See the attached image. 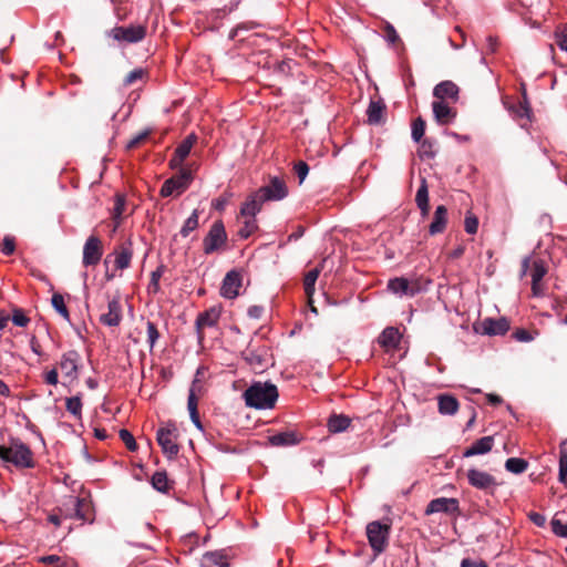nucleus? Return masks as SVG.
<instances>
[{"label": "nucleus", "mask_w": 567, "mask_h": 567, "mask_svg": "<svg viewBox=\"0 0 567 567\" xmlns=\"http://www.w3.org/2000/svg\"><path fill=\"white\" fill-rule=\"evenodd\" d=\"M246 405L257 410L272 409L278 399L277 386L270 382H254L245 392Z\"/></svg>", "instance_id": "f257e3e1"}, {"label": "nucleus", "mask_w": 567, "mask_h": 567, "mask_svg": "<svg viewBox=\"0 0 567 567\" xmlns=\"http://www.w3.org/2000/svg\"><path fill=\"white\" fill-rule=\"evenodd\" d=\"M0 460L18 468H32L35 465L31 449L14 437H11L8 444L0 445Z\"/></svg>", "instance_id": "f03ea898"}, {"label": "nucleus", "mask_w": 567, "mask_h": 567, "mask_svg": "<svg viewBox=\"0 0 567 567\" xmlns=\"http://www.w3.org/2000/svg\"><path fill=\"white\" fill-rule=\"evenodd\" d=\"M391 525L380 520L367 525V537L374 555L383 553L389 544Z\"/></svg>", "instance_id": "7ed1b4c3"}, {"label": "nucleus", "mask_w": 567, "mask_h": 567, "mask_svg": "<svg viewBox=\"0 0 567 567\" xmlns=\"http://www.w3.org/2000/svg\"><path fill=\"white\" fill-rule=\"evenodd\" d=\"M106 35L118 43H138L146 37V27L143 24L114 27L106 31Z\"/></svg>", "instance_id": "20e7f679"}, {"label": "nucleus", "mask_w": 567, "mask_h": 567, "mask_svg": "<svg viewBox=\"0 0 567 567\" xmlns=\"http://www.w3.org/2000/svg\"><path fill=\"white\" fill-rule=\"evenodd\" d=\"M227 243V234L224 224L218 220L215 221L205 238L203 239V249L206 255H212L219 250Z\"/></svg>", "instance_id": "39448f33"}, {"label": "nucleus", "mask_w": 567, "mask_h": 567, "mask_svg": "<svg viewBox=\"0 0 567 567\" xmlns=\"http://www.w3.org/2000/svg\"><path fill=\"white\" fill-rule=\"evenodd\" d=\"M175 425L173 423H168L166 426L159 427L156 433L157 443L168 458L175 457L179 451V447L175 442Z\"/></svg>", "instance_id": "423d86ee"}, {"label": "nucleus", "mask_w": 567, "mask_h": 567, "mask_svg": "<svg viewBox=\"0 0 567 567\" xmlns=\"http://www.w3.org/2000/svg\"><path fill=\"white\" fill-rule=\"evenodd\" d=\"M192 178V173L186 168H182L177 175L165 181L161 188V195L168 197L174 193L181 194L189 186Z\"/></svg>", "instance_id": "0eeeda50"}, {"label": "nucleus", "mask_w": 567, "mask_h": 567, "mask_svg": "<svg viewBox=\"0 0 567 567\" xmlns=\"http://www.w3.org/2000/svg\"><path fill=\"white\" fill-rule=\"evenodd\" d=\"M265 202L281 200L288 196V187L284 179L272 176L269 184L257 189Z\"/></svg>", "instance_id": "6e6552de"}, {"label": "nucleus", "mask_w": 567, "mask_h": 567, "mask_svg": "<svg viewBox=\"0 0 567 567\" xmlns=\"http://www.w3.org/2000/svg\"><path fill=\"white\" fill-rule=\"evenodd\" d=\"M388 289L398 296H410L413 297L421 292L424 287L420 279H406L403 277L394 278L389 280Z\"/></svg>", "instance_id": "1a4fd4ad"}, {"label": "nucleus", "mask_w": 567, "mask_h": 567, "mask_svg": "<svg viewBox=\"0 0 567 567\" xmlns=\"http://www.w3.org/2000/svg\"><path fill=\"white\" fill-rule=\"evenodd\" d=\"M466 476L468 484L472 487L484 491L486 493L493 494L494 489L498 485L496 478L493 475L477 468H470Z\"/></svg>", "instance_id": "9d476101"}, {"label": "nucleus", "mask_w": 567, "mask_h": 567, "mask_svg": "<svg viewBox=\"0 0 567 567\" xmlns=\"http://www.w3.org/2000/svg\"><path fill=\"white\" fill-rule=\"evenodd\" d=\"M103 256V244L102 240L91 235L84 243L82 264L85 267L95 266L100 262Z\"/></svg>", "instance_id": "9b49d317"}, {"label": "nucleus", "mask_w": 567, "mask_h": 567, "mask_svg": "<svg viewBox=\"0 0 567 567\" xmlns=\"http://www.w3.org/2000/svg\"><path fill=\"white\" fill-rule=\"evenodd\" d=\"M241 287V275L237 270H230L223 279L220 295L227 299H235Z\"/></svg>", "instance_id": "f8f14e48"}, {"label": "nucleus", "mask_w": 567, "mask_h": 567, "mask_svg": "<svg viewBox=\"0 0 567 567\" xmlns=\"http://www.w3.org/2000/svg\"><path fill=\"white\" fill-rule=\"evenodd\" d=\"M458 511V501L456 498L439 497L432 499L426 508L425 514L432 515L436 513L452 514Z\"/></svg>", "instance_id": "ddd939ff"}, {"label": "nucleus", "mask_w": 567, "mask_h": 567, "mask_svg": "<svg viewBox=\"0 0 567 567\" xmlns=\"http://www.w3.org/2000/svg\"><path fill=\"white\" fill-rule=\"evenodd\" d=\"M219 317L220 312L216 308H210L198 315L196 319V331L199 341L204 339V329L215 327Z\"/></svg>", "instance_id": "4468645a"}, {"label": "nucleus", "mask_w": 567, "mask_h": 567, "mask_svg": "<svg viewBox=\"0 0 567 567\" xmlns=\"http://www.w3.org/2000/svg\"><path fill=\"white\" fill-rule=\"evenodd\" d=\"M509 330V322L506 318H485L481 322V332L487 336H503Z\"/></svg>", "instance_id": "2eb2a0df"}, {"label": "nucleus", "mask_w": 567, "mask_h": 567, "mask_svg": "<svg viewBox=\"0 0 567 567\" xmlns=\"http://www.w3.org/2000/svg\"><path fill=\"white\" fill-rule=\"evenodd\" d=\"M79 360L80 355L74 350L63 353L60 361V369L66 378L73 380L78 377Z\"/></svg>", "instance_id": "dca6fc26"}, {"label": "nucleus", "mask_w": 567, "mask_h": 567, "mask_svg": "<svg viewBox=\"0 0 567 567\" xmlns=\"http://www.w3.org/2000/svg\"><path fill=\"white\" fill-rule=\"evenodd\" d=\"M197 141V136L195 134H189L175 150L174 157L171 159V167L178 168L182 167L184 159L189 155L190 150L195 142Z\"/></svg>", "instance_id": "f3484780"}, {"label": "nucleus", "mask_w": 567, "mask_h": 567, "mask_svg": "<svg viewBox=\"0 0 567 567\" xmlns=\"http://www.w3.org/2000/svg\"><path fill=\"white\" fill-rule=\"evenodd\" d=\"M266 202L259 196V192L251 193L240 208V215L250 219H255L256 215L261 210Z\"/></svg>", "instance_id": "a211bd4d"}, {"label": "nucleus", "mask_w": 567, "mask_h": 567, "mask_svg": "<svg viewBox=\"0 0 567 567\" xmlns=\"http://www.w3.org/2000/svg\"><path fill=\"white\" fill-rule=\"evenodd\" d=\"M101 322L107 327H117L122 320V306L118 299L109 301L107 312L100 318Z\"/></svg>", "instance_id": "6ab92c4d"}, {"label": "nucleus", "mask_w": 567, "mask_h": 567, "mask_svg": "<svg viewBox=\"0 0 567 567\" xmlns=\"http://www.w3.org/2000/svg\"><path fill=\"white\" fill-rule=\"evenodd\" d=\"M432 110L435 121L441 125L451 123L456 115L455 111L441 100H436L432 103Z\"/></svg>", "instance_id": "aec40b11"}, {"label": "nucleus", "mask_w": 567, "mask_h": 567, "mask_svg": "<svg viewBox=\"0 0 567 567\" xmlns=\"http://www.w3.org/2000/svg\"><path fill=\"white\" fill-rule=\"evenodd\" d=\"M64 506L68 507L65 513L66 517L81 520L86 519L84 507L87 506V503L84 498H80L78 496H69L64 503Z\"/></svg>", "instance_id": "412c9836"}, {"label": "nucleus", "mask_w": 567, "mask_h": 567, "mask_svg": "<svg viewBox=\"0 0 567 567\" xmlns=\"http://www.w3.org/2000/svg\"><path fill=\"white\" fill-rule=\"evenodd\" d=\"M447 208L444 205L437 206L429 226L430 235L435 236L442 234L447 225Z\"/></svg>", "instance_id": "4be33fe9"}, {"label": "nucleus", "mask_w": 567, "mask_h": 567, "mask_svg": "<svg viewBox=\"0 0 567 567\" xmlns=\"http://www.w3.org/2000/svg\"><path fill=\"white\" fill-rule=\"evenodd\" d=\"M547 274L545 262L540 259L534 260L532 269V290L534 296H542L543 288L540 281Z\"/></svg>", "instance_id": "5701e85b"}, {"label": "nucleus", "mask_w": 567, "mask_h": 567, "mask_svg": "<svg viewBox=\"0 0 567 567\" xmlns=\"http://www.w3.org/2000/svg\"><path fill=\"white\" fill-rule=\"evenodd\" d=\"M494 445V439L493 436H483L480 440L475 441L470 447H467L463 456L464 457H472L475 455H483L488 453Z\"/></svg>", "instance_id": "b1692460"}, {"label": "nucleus", "mask_w": 567, "mask_h": 567, "mask_svg": "<svg viewBox=\"0 0 567 567\" xmlns=\"http://www.w3.org/2000/svg\"><path fill=\"white\" fill-rule=\"evenodd\" d=\"M227 555L223 550L207 551L200 558V567H228Z\"/></svg>", "instance_id": "393cba45"}, {"label": "nucleus", "mask_w": 567, "mask_h": 567, "mask_svg": "<svg viewBox=\"0 0 567 567\" xmlns=\"http://www.w3.org/2000/svg\"><path fill=\"white\" fill-rule=\"evenodd\" d=\"M115 255V267L116 269L124 270L130 267L131 260L133 257L132 243L127 241L123 244L118 250L114 252Z\"/></svg>", "instance_id": "a878e982"}, {"label": "nucleus", "mask_w": 567, "mask_h": 567, "mask_svg": "<svg viewBox=\"0 0 567 567\" xmlns=\"http://www.w3.org/2000/svg\"><path fill=\"white\" fill-rule=\"evenodd\" d=\"M458 94V87L451 81H443L434 86L433 95L437 100L443 101L444 99L456 100Z\"/></svg>", "instance_id": "bb28decb"}, {"label": "nucleus", "mask_w": 567, "mask_h": 567, "mask_svg": "<svg viewBox=\"0 0 567 567\" xmlns=\"http://www.w3.org/2000/svg\"><path fill=\"white\" fill-rule=\"evenodd\" d=\"M196 389L197 381L195 380L189 389L188 399H187V409L189 412L190 420L193 424L200 431H203V424L199 420L198 411H197V398H196Z\"/></svg>", "instance_id": "cd10ccee"}, {"label": "nucleus", "mask_w": 567, "mask_h": 567, "mask_svg": "<svg viewBox=\"0 0 567 567\" xmlns=\"http://www.w3.org/2000/svg\"><path fill=\"white\" fill-rule=\"evenodd\" d=\"M458 406L457 399L451 394H440L437 396V408L442 415H454Z\"/></svg>", "instance_id": "c85d7f7f"}, {"label": "nucleus", "mask_w": 567, "mask_h": 567, "mask_svg": "<svg viewBox=\"0 0 567 567\" xmlns=\"http://www.w3.org/2000/svg\"><path fill=\"white\" fill-rule=\"evenodd\" d=\"M415 203L417 208L421 212L422 217H426L429 215L430 205H429V188L427 183L424 177H421V184L415 195Z\"/></svg>", "instance_id": "c756f323"}, {"label": "nucleus", "mask_w": 567, "mask_h": 567, "mask_svg": "<svg viewBox=\"0 0 567 567\" xmlns=\"http://www.w3.org/2000/svg\"><path fill=\"white\" fill-rule=\"evenodd\" d=\"M401 334L394 327L385 328L379 337V342L384 348H396L400 343Z\"/></svg>", "instance_id": "7c9ffc66"}, {"label": "nucleus", "mask_w": 567, "mask_h": 567, "mask_svg": "<svg viewBox=\"0 0 567 567\" xmlns=\"http://www.w3.org/2000/svg\"><path fill=\"white\" fill-rule=\"evenodd\" d=\"M269 442L274 446H290L299 443L297 433L295 432H280L269 436Z\"/></svg>", "instance_id": "2f4dec72"}, {"label": "nucleus", "mask_w": 567, "mask_h": 567, "mask_svg": "<svg viewBox=\"0 0 567 567\" xmlns=\"http://www.w3.org/2000/svg\"><path fill=\"white\" fill-rule=\"evenodd\" d=\"M513 116L520 121L519 125L524 127L530 120L532 111L526 100L518 102L511 107Z\"/></svg>", "instance_id": "473e14b6"}, {"label": "nucleus", "mask_w": 567, "mask_h": 567, "mask_svg": "<svg viewBox=\"0 0 567 567\" xmlns=\"http://www.w3.org/2000/svg\"><path fill=\"white\" fill-rule=\"evenodd\" d=\"M384 110L385 105L382 101H371L367 110L369 123L380 124L383 118Z\"/></svg>", "instance_id": "72a5a7b5"}, {"label": "nucleus", "mask_w": 567, "mask_h": 567, "mask_svg": "<svg viewBox=\"0 0 567 567\" xmlns=\"http://www.w3.org/2000/svg\"><path fill=\"white\" fill-rule=\"evenodd\" d=\"M567 439L561 441L559 445V473L558 480L560 483H566L567 481Z\"/></svg>", "instance_id": "f704fd0d"}, {"label": "nucleus", "mask_w": 567, "mask_h": 567, "mask_svg": "<svg viewBox=\"0 0 567 567\" xmlns=\"http://www.w3.org/2000/svg\"><path fill=\"white\" fill-rule=\"evenodd\" d=\"M350 425V419L344 415H333L329 419L328 427L332 433L346 431Z\"/></svg>", "instance_id": "c9c22d12"}, {"label": "nucleus", "mask_w": 567, "mask_h": 567, "mask_svg": "<svg viewBox=\"0 0 567 567\" xmlns=\"http://www.w3.org/2000/svg\"><path fill=\"white\" fill-rule=\"evenodd\" d=\"M528 467V463L524 458L519 457H509L505 462L506 471L513 474H522Z\"/></svg>", "instance_id": "e433bc0d"}, {"label": "nucleus", "mask_w": 567, "mask_h": 567, "mask_svg": "<svg viewBox=\"0 0 567 567\" xmlns=\"http://www.w3.org/2000/svg\"><path fill=\"white\" fill-rule=\"evenodd\" d=\"M319 274L320 270L318 268H313L310 271H308V274L305 276L303 287L308 297H311L312 293L315 292V285L319 277Z\"/></svg>", "instance_id": "4c0bfd02"}, {"label": "nucleus", "mask_w": 567, "mask_h": 567, "mask_svg": "<svg viewBox=\"0 0 567 567\" xmlns=\"http://www.w3.org/2000/svg\"><path fill=\"white\" fill-rule=\"evenodd\" d=\"M65 408L69 413L80 419L82 415V401L79 395L68 398L65 400Z\"/></svg>", "instance_id": "58836bf2"}, {"label": "nucleus", "mask_w": 567, "mask_h": 567, "mask_svg": "<svg viewBox=\"0 0 567 567\" xmlns=\"http://www.w3.org/2000/svg\"><path fill=\"white\" fill-rule=\"evenodd\" d=\"M197 227H198V210L195 209V210H193L190 216L185 220L183 227L181 228V235L183 237H187Z\"/></svg>", "instance_id": "ea45409f"}, {"label": "nucleus", "mask_w": 567, "mask_h": 567, "mask_svg": "<svg viewBox=\"0 0 567 567\" xmlns=\"http://www.w3.org/2000/svg\"><path fill=\"white\" fill-rule=\"evenodd\" d=\"M152 485L158 492H167L168 478L165 472H155L152 476Z\"/></svg>", "instance_id": "a19ab883"}, {"label": "nucleus", "mask_w": 567, "mask_h": 567, "mask_svg": "<svg viewBox=\"0 0 567 567\" xmlns=\"http://www.w3.org/2000/svg\"><path fill=\"white\" fill-rule=\"evenodd\" d=\"M52 307L59 312L65 320H70L69 310L64 303V298L60 293H54L51 299Z\"/></svg>", "instance_id": "79ce46f5"}, {"label": "nucleus", "mask_w": 567, "mask_h": 567, "mask_svg": "<svg viewBox=\"0 0 567 567\" xmlns=\"http://www.w3.org/2000/svg\"><path fill=\"white\" fill-rule=\"evenodd\" d=\"M425 132V122L422 117H417L412 123V132L411 136L412 140L416 143L421 142L422 137L424 136Z\"/></svg>", "instance_id": "37998d69"}, {"label": "nucleus", "mask_w": 567, "mask_h": 567, "mask_svg": "<svg viewBox=\"0 0 567 567\" xmlns=\"http://www.w3.org/2000/svg\"><path fill=\"white\" fill-rule=\"evenodd\" d=\"M551 530L556 536L567 538V522L564 523L560 518H558V514H556L551 520Z\"/></svg>", "instance_id": "c03bdc74"}, {"label": "nucleus", "mask_w": 567, "mask_h": 567, "mask_svg": "<svg viewBox=\"0 0 567 567\" xmlns=\"http://www.w3.org/2000/svg\"><path fill=\"white\" fill-rule=\"evenodd\" d=\"M245 358L254 369L265 368V362L261 354L255 353L254 351H247Z\"/></svg>", "instance_id": "a18cd8bd"}, {"label": "nucleus", "mask_w": 567, "mask_h": 567, "mask_svg": "<svg viewBox=\"0 0 567 567\" xmlns=\"http://www.w3.org/2000/svg\"><path fill=\"white\" fill-rule=\"evenodd\" d=\"M118 435L130 451H135L137 449L135 439L128 430L122 429Z\"/></svg>", "instance_id": "49530a36"}, {"label": "nucleus", "mask_w": 567, "mask_h": 567, "mask_svg": "<svg viewBox=\"0 0 567 567\" xmlns=\"http://www.w3.org/2000/svg\"><path fill=\"white\" fill-rule=\"evenodd\" d=\"M556 44L558 48L567 53V24H565L561 29L557 30L555 33Z\"/></svg>", "instance_id": "de8ad7c7"}, {"label": "nucleus", "mask_w": 567, "mask_h": 567, "mask_svg": "<svg viewBox=\"0 0 567 567\" xmlns=\"http://www.w3.org/2000/svg\"><path fill=\"white\" fill-rule=\"evenodd\" d=\"M146 327H147V341H148L150 348L153 349L156 341L159 338V333H158V330H157L155 323H153L152 321H147Z\"/></svg>", "instance_id": "09e8293b"}, {"label": "nucleus", "mask_w": 567, "mask_h": 567, "mask_svg": "<svg viewBox=\"0 0 567 567\" xmlns=\"http://www.w3.org/2000/svg\"><path fill=\"white\" fill-rule=\"evenodd\" d=\"M420 154L422 157L433 158L436 155L434 144L429 140H424L421 143Z\"/></svg>", "instance_id": "8fccbe9b"}, {"label": "nucleus", "mask_w": 567, "mask_h": 567, "mask_svg": "<svg viewBox=\"0 0 567 567\" xmlns=\"http://www.w3.org/2000/svg\"><path fill=\"white\" fill-rule=\"evenodd\" d=\"M39 560L45 565H52L54 567H68V564L63 561L60 556L56 555L43 556Z\"/></svg>", "instance_id": "3c124183"}, {"label": "nucleus", "mask_w": 567, "mask_h": 567, "mask_svg": "<svg viewBox=\"0 0 567 567\" xmlns=\"http://www.w3.org/2000/svg\"><path fill=\"white\" fill-rule=\"evenodd\" d=\"M125 202L122 197L117 196L114 208H113V218L116 223L115 227L120 225L122 214L124 212Z\"/></svg>", "instance_id": "603ef678"}, {"label": "nucleus", "mask_w": 567, "mask_h": 567, "mask_svg": "<svg viewBox=\"0 0 567 567\" xmlns=\"http://www.w3.org/2000/svg\"><path fill=\"white\" fill-rule=\"evenodd\" d=\"M256 220L255 219H250L248 218L246 221H245V226L243 228L239 229L238 231V235L241 237V238H248L252 233L254 230L256 229Z\"/></svg>", "instance_id": "864d4df0"}, {"label": "nucleus", "mask_w": 567, "mask_h": 567, "mask_svg": "<svg viewBox=\"0 0 567 567\" xmlns=\"http://www.w3.org/2000/svg\"><path fill=\"white\" fill-rule=\"evenodd\" d=\"M295 172L299 178V183L301 184V183H303V181L306 179V177L309 173V166L306 162L300 161L295 164Z\"/></svg>", "instance_id": "5fc2aeb1"}, {"label": "nucleus", "mask_w": 567, "mask_h": 567, "mask_svg": "<svg viewBox=\"0 0 567 567\" xmlns=\"http://www.w3.org/2000/svg\"><path fill=\"white\" fill-rule=\"evenodd\" d=\"M16 244L14 239L10 236H6L3 238L2 245H1V252L6 256H10L14 252Z\"/></svg>", "instance_id": "6e6d98bb"}, {"label": "nucleus", "mask_w": 567, "mask_h": 567, "mask_svg": "<svg viewBox=\"0 0 567 567\" xmlns=\"http://www.w3.org/2000/svg\"><path fill=\"white\" fill-rule=\"evenodd\" d=\"M465 231L474 235L478 228V220L475 216H466L464 221Z\"/></svg>", "instance_id": "4d7b16f0"}, {"label": "nucleus", "mask_w": 567, "mask_h": 567, "mask_svg": "<svg viewBox=\"0 0 567 567\" xmlns=\"http://www.w3.org/2000/svg\"><path fill=\"white\" fill-rule=\"evenodd\" d=\"M12 322L17 327H25L29 323V318L21 310H14L12 315Z\"/></svg>", "instance_id": "13d9d810"}, {"label": "nucleus", "mask_w": 567, "mask_h": 567, "mask_svg": "<svg viewBox=\"0 0 567 567\" xmlns=\"http://www.w3.org/2000/svg\"><path fill=\"white\" fill-rule=\"evenodd\" d=\"M513 337L515 338V340L519 341V342H530L534 340V334H532L528 330L526 329H517L514 333H513Z\"/></svg>", "instance_id": "bf43d9fd"}, {"label": "nucleus", "mask_w": 567, "mask_h": 567, "mask_svg": "<svg viewBox=\"0 0 567 567\" xmlns=\"http://www.w3.org/2000/svg\"><path fill=\"white\" fill-rule=\"evenodd\" d=\"M144 75V71L142 69L132 70L124 79L125 85H131L137 80H141Z\"/></svg>", "instance_id": "052dcab7"}, {"label": "nucleus", "mask_w": 567, "mask_h": 567, "mask_svg": "<svg viewBox=\"0 0 567 567\" xmlns=\"http://www.w3.org/2000/svg\"><path fill=\"white\" fill-rule=\"evenodd\" d=\"M162 274H163L162 268H157L155 271L152 272V278H151L150 286H148L150 290L152 289L154 292H156L158 290V281H159Z\"/></svg>", "instance_id": "680f3d73"}, {"label": "nucleus", "mask_w": 567, "mask_h": 567, "mask_svg": "<svg viewBox=\"0 0 567 567\" xmlns=\"http://www.w3.org/2000/svg\"><path fill=\"white\" fill-rule=\"evenodd\" d=\"M528 517L538 527H543L546 524V517L540 513L532 512Z\"/></svg>", "instance_id": "e2e57ef3"}, {"label": "nucleus", "mask_w": 567, "mask_h": 567, "mask_svg": "<svg viewBox=\"0 0 567 567\" xmlns=\"http://www.w3.org/2000/svg\"><path fill=\"white\" fill-rule=\"evenodd\" d=\"M385 33H386V40L390 43H395L399 40V35L392 24H386Z\"/></svg>", "instance_id": "0e129e2a"}, {"label": "nucleus", "mask_w": 567, "mask_h": 567, "mask_svg": "<svg viewBox=\"0 0 567 567\" xmlns=\"http://www.w3.org/2000/svg\"><path fill=\"white\" fill-rule=\"evenodd\" d=\"M148 135V132H141L138 133L136 136H134L128 143H127V147L128 148H134L136 147L142 141H144Z\"/></svg>", "instance_id": "69168bd1"}, {"label": "nucleus", "mask_w": 567, "mask_h": 567, "mask_svg": "<svg viewBox=\"0 0 567 567\" xmlns=\"http://www.w3.org/2000/svg\"><path fill=\"white\" fill-rule=\"evenodd\" d=\"M44 380L48 384H51V385H56L59 380H58V371L56 369H52L50 371H48L45 373V377H44Z\"/></svg>", "instance_id": "338daca9"}, {"label": "nucleus", "mask_w": 567, "mask_h": 567, "mask_svg": "<svg viewBox=\"0 0 567 567\" xmlns=\"http://www.w3.org/2000/svg\"><path fill=\"white\" fill-rule=\"evenodd\" d=\"M461 567H487L484 561H476L470 558H464L461 563Z\"/></svg>", "instance_id": "774afa93"}]
</instances>
